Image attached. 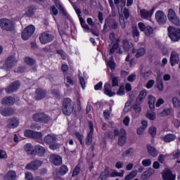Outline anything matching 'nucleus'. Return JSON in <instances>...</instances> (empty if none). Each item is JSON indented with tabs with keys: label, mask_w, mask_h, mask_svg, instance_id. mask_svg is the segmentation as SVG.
I'll list each match as a JSON object with an SVG mask.
<instances>
[{
	"label": "nucleus",
	"mask_w": 180,
	"mask_h": 180,
	"mask_svg": "<svg viewBox=\"0 0 180 180\" xmlns=\"http://www.w3.org/2000/svg\"><path fill=\"white\" fill-rule=\"evenodd\" d=\"M62 112L65 116H70L74 112V103L70 98H66L63 100Z\"/></svg>",
	"instance_id": "obj_1"
},
{
	"label": "nucleus",
	"mask_w": 180,
	"mask_h": 180,
	"mask_svg": "<svg viewBox=\"0 0 180 180\" xmlns=\"http://www.w3.org/2000/svg\"><path fill=\"white\" fill-rule=\"evenodd\" d=\"M0 27L6 32H13L15 30V21L8 18H1Z\"/></svg>",
	"instance_id": "obj_2"
},
{
	"label": "nucleus",
	"mask_w": 180,
	"mask_h": 180,
	"mask_svg": "<svg viewBox=\"0 0 180 180\" xmlns=\"http://www.w3.org/2000/svg\"><path fill=\"white\" fill-rule=\"evenodd\" d=\"M168 36L174 43L180 40V29H176L174 27L169 26L167 28Z\"/></svg>",
	"instance_id": "obj_3"
},
{
	"label": "nucleus",
	"mask_w": 180,
	"mask_h": 180,
	"mask_svg": "<svg viewBox=\"0 0 180 180\" xmlns=\"http://www.w3.org/2000/svg\"><path fill=\"white\" fill-rule=\"evenodd\" d=\"M115 136H119L118 138V146L123 147L126 144L127 140V134H126V130L124 129H121L120 131L115 129Z\"/></svg>",
	"instance_id": "obj_4"
},
{
	"label": "nucleus",
	"mask_w": 180,
	"mask_h": 180,
	"mask_svg": "<svg viewBox=\"0 0 180 180\" xmlns=\"http://www.w3.org/2000/svg\"><path fill=\"white\" fill-rule=\"evenodd\" d=\"M34 30H36L34 25H30L26 27L21 34L22 40H29L34 34Z\"/></svg>",
	"instance_id": "obj_5"
},
{
	"label": "nucleus",
	"mask_w": 180,
	"mask_h": 180,
	"mask_svg": "<svg viewBox=\"0 0 180 180\" xmlns=\"http://www.w3.org/2000/svg\"><path fill=\"white\" fill-rule=\"evenodd\" d=\"M39 39L41 44H47V43H51L54 40V35L49 32H43L39 35Z\"/></svg>",
	"instance_id": "obj_6"
},
{
	"label": "nucleus",
	"mask_w": 180,
	"mask_h": 180,
	"mask_svg": "<svg viewBox=\"0 0 180 180\" xmlns=\"http://www.w3.org/2000/svg\"><path fill=\"white\" fill-rule=\"evenodd\" d=\"M138 27L141 32H143L146 36H150L154 33V29L153 27L146 25L143 22H139Z\"/></svg>",
	"instance_id": "obj_7"
},
{
	"label": "nucleus",
	"mask_w": 180,
	"mask_h": 180,
	"mask_svg": "<svg viewBox=\"0 0 180 180\" xmlns=\"http://www.w3.org/2000/svg\"><path fill=\"white\" fill-rule=\"evenodd\" d=\"M17 63L18 60H16V58L14 56H10L6 59L4 68L7 71H9L13 65L17 64Z\"/></svg>",
	"instance_id": "obj_8"
},
{
	"label": "nucleus",
	"mask_w": 180,
	"mask_h": 180,
	"mask_svg": "<svg viewBox=\"0 0 180 180\" xmlns=\"http://www.w3.org/2000/svg\"><path fill=\"white\" fill-rule=\"evenodd\" d=\"M43 164V162L39 160H34L31 161L30 163H28L25 166V169H29L31 171H36L37 169H39L40 167H41V165Z\"/></svg>",
	"instance_id": "obj_9"
},
{
	"label": "nucleus",
	"mask_w": 180,
	"mask_h": 180,
	"mask_svg": "<svg viewBox=\"0 0 180 180\" xmlns=\"http://www.w3.org/2000/svg\"><path fill=\"white\" fill-rule=\"evenodd\" d=\"M32 119L34 122H41V123H49V122H50V117L43 113L34 114Z\"/></svg>",
	"instance_id": "obj_10"
},
{
	"label": "nucleus",
	"mask_w": 180,
	"mask_h": 180,
	"mask_svg": "<svg viewBox=\"0 0 180 180\" xmlns=\"http://www.w3.org/2000/svg\"><path fill=\"white\" fill-rule=\"evenodd\" d=\"M162 178L163 180H175L176 179V175L172 173L171 169H165L162 172Z\"/></svg>",
	"instance_id": "obj_11"
},
{
	"label": "nucleus",
	"mask_w": 180,
	"mask_h": 180,
	"mask_svg": "<svg viewBox=\"0 0 180 180\" xmlns=\"http://www.w3.org/2000/svg\"><path fill=\"white\" fill-rule=\"evenodd\" d=\"M155 19L159 25L167 23V15L162 11H158L155 13Z\"/></svg>",
	"instance_id": "obj_12"
},
{
	"label": "nucleus",
	"mask_w": 180,
	"mask_h": 180,
	"mask_svg": "<svg viewBox=\"0 0 180 180\" xmlns=\"http://www.w3.org/2000/svg\"><path fill=\"white\" fill-rule=\"evenodd\" d=\"M89 127L90 131L86 138V146H91V144H92V137L94 136V123H92L91 121H89Z\"/></svg>",
	"instance_id": "obj_13"
},
{
	"label": "nucleus",
	"mask_w": 180,
	"mask_h": 180,
	"mask_svg": "<svg viewBox=\"0 0 180 180\" xmlns=\"http://www.w3.org/2000/svg\"><path fill=\"white\" fill-rule=\"evenodd\" d=\"M19 86H20V82L19 81H15L11 83L6 89V94H13V92H16L17 90L19 89Z\"/></svg>",
	"instance_id": "obj_14"
},
{
	"label": "nucleus",
	"mask_w": 180,
	"mask_h": 180,
	"mask_svg": "<svg viewBox=\"0 0 180 180\" xmlns=\"http://www.w3.org/2000/svg\"><path fill=\"white\" fill-rule=\"evenodd\" d=\"M50 162L53 165H61L63 163V159L58 155L52 154L49 157Z\"/></svg>",
	"instance_id": "obj_15"
},
{
	"label": "nucleus",
	"mask_w": 180,
	"mask_h": 180,
	"mask_svg": "<svg viewBox=\"0 0 180 180\" xmlns=\"http://www.w3.org/2000/svg\"><path fill=\"white\" fill-rule=\"evenodd\" d=\"M170 64L172 67H174L176 64H178L180 61L179 53L176 51H172L170 55Z\"/></svg>",
	"instance_id": "obj_16"
},
{
	"label": "nucleus",
	"mask_w": 180,
	"mask_h": 180,
	"mask_svg": "<svg viewBox=\"0 0 180 180\" xmlns=\"http://www.w3.org/2000/svg\"><path fill=\"white\" fill-rule=\"evenodd\" d=\"M19 126V120L15 117H11L7 120L6 127L8 129H15Z\"/></svg>",
	"instance_id": "obj_17"
},
{
	"label": "nucleus",
	"mask_w": 180,
	"mask_h": 180,
	"mask_svg": "<svg viewBox=\"0 0 180 180\" xmlns=\"http://www.w3.org/2000/svg\"><path fill=\"white\" fill-rule=\"evenodd\" d=\"M57 140V135L54 134H48L44 139V141L46 144H53V143H56Z\"/></svg>",
	"instance_id": "obj_18"
},
{
	"label": "nucleus",
	"mask_w": 180,
	"mask_h": 180,
	"mask_svg": "<svg viewBox=\"0 0 180 180\" xmlns=\"http://www.w3.org/2000/svg\"><path fill=\"white\" fill-rule=\"evenodd\" d=\"M54 4L56 6V8L58 9L60 13L63 15V16H65L66 18H68V14L67 13V11H65V8L61 5V3L59 0H53Z\"/></svg>",
	"instance_id": "obj_19"
},
{
	"label": "nucleus",
	"mask_w": 180,
	"mask_h": 180,
	"mask_svg": "<svg viewBox=\"0 0 180 180\" xmlns=\"http://www.w3.org/2000/svg\"><path fill=\"white\" fill-rule=\"evenodd\" d=\"M35 99L37 101H40L44 98H46V95H47V92L43 90V89H37L35 91Z\"/></svg>",
	"instance_id": "obj_20"
},
{
	"label": "nucleus",
	"mask_w": 180,
	"mask_h": 180,
	"mask_svg": "<svg viewBox=\"0 0 180 180\" xmlns=\"http://www.w3.org/2000/svg\"><path fill=\"white\" fill-rule=\"evenodd\" d=\"M104 94L107 96H115L116 95L115 91H112V86L109 83H105L104 85Z\"/></svg>",
	"instance_id": "obj_21"
},
{
	"label": "nucleus",
	"mask_w": 180,
	"mask_h": 180,
	"mask_svg": "<svg viewBox=\"0 0 180 180\" xmlns=\"http://www.w3.org/2000/svg\"><path fill=\"white\" fill-rule=\"evenodd\" d=\"M46 153V148L44 147L40 146V145H37L34 147V156L38 155L39 157H43Z\"/></svg>",
	"instance_id": "obj_22"
},
{
	"label": "nucleus",
	"mask_w": 180,
	"mask_h": 180,
	"mask_svg": "<svg viewBox=\"0 0 180 180\" xmlns=\"http://www.w3.org/2000/svg\"><path fill=\"white\" fill-rule=\"evenodd\" d=\"M24 150L28 155L34 157V148L32 146V143H26L24 146Z\"/></svg>",
	"instance_id": "obj_23"
},
{
	"label": "nucleus",
	"mask_w": 180,
	"mask_h": 180,
	"mask_svg": "<svg viewBox=\"0 0 180 180\" xmlns=\"http://www.w3.org/2000/svg\"><path fill=\"white\" fill-rule=\"evenodd\" d=\"M16 102V99L13 96H6L1 100L2 105H13Z\"/></svg>",
	"instance_id": "obj_24"
},
{
	"label": "nucleus",
	"mask_w": 180,
	"mask_h": 180,
	"mask_svg": "<svg viewBox=\"0 0 180 180\" xmlns=\"http://www.w3.org/2000/svg\"><path fill=\"white\" fill-rule=\"evenodd\" d=\"M0 113L2 116H12L15 113V110L11 108H1L0 109Z\"/></svg>",
	"instance_id": "obj_25"
},
{
	"label": "nucleus",
	"mask_w": 180,
	"mask_h": 180,
	"mask_svg": "<svg viewBox=\"0 0 180 180\" xmlns=\"http://www.w3.org/2000/svg\"><path fill=\"white\" fill-rule=\"evenodd\" d=\"M153 174H154V170L150 168L141 174V179L147 180L150 176H151V175H153Z\"/></svg>",
	"instance_id": "obj_26"
},
{
	"label": "nucleus",
	"mask_w": 180,
	"mask_h": 180,
	"mask_svg": "<svg viewBox=\"0 0 180 180\" xmlns=\"http://www.w3.org/2000/svg\"><path fill=\"white\" fill-rule=\"evenodd\" d=\"M146 147L150 155H152V157H157V155H158V151H157L155 148L153 147L151 145H147Z\"/></svg>",
	"instance_id": "obj_27"
},
{
	"label": "nucleus",
	"mask_w": 180,
	"mask_h": 180,
	"mask_svg": "<svg viewBox=\"0 0 180 180\" xmlns=\"http://www.w3.org/2000/svg\"><path fill=\"white\" fill-rule=\"evenodd\" d=\"M146 96H147V91H146V90L141 91L138 97L136 98V102L143 103Z\"/></svg>",
	"instance_id": "obj_28"
},
{
	"label": "nucleus",
	"mask_w": 180,
	"mask_h": 180,
	"mask_svg": "<svg viewBox=\"0 0 180 180\" xmlns=\"http://www.w3.org/2000/svg\"><path fill=\"white\" fill-rule=\"evenodd\" d=\"M122 43L124 51H129L131 49H133V44L129 42L127 39H124Z\"/></svg>",
	"instance_id": "obj_29"
},
{
	"label": "nucleus",
	"mask_w": 180,
	"mask_h": 180,
	"mask_svg": "<svg viewBox=\"0 0 180 180\" xmlns=\"http://www.w3.org/2000/svg\"><path fill=\"white\" fill-rule=\"evenodd\" d=\"M132 53L134 54L136 53L135 56L136 58H139V57H141L144 56V54H146V49H144L143 48H140L137 51H136V49H134L132 50Z\"/></svg>",
	"instance_id": "obj_30"
},
{
	"label": "nucleus",
	"mask_w": 180,
	"mask_h": 180,
	"mask_svg": "<svg viewBox=\"0 0 180 180\" xmlns=\"http://www.w3.org/2000/svg\"><path fill=\"white\" fill-rule=\"evenodd\" d=\"M176 139V136L174 135L173 134H168L165 136L164 137V141L165 143H171V141H174Z\"/></svg>",
	"instance_id": "obj_31"
},
{
	"label": "nucleus",
	"mask_w": 180,
	"mask_h": 180,
	"mask_svg": "<svg viewBox=\"0 0 180 180\" xmlns=\"http://www.w3.org/2000/svg\"><path fill=\"white\" fill-rule=\"evenodd\" d=\"M141 16V18H143L144 19L147 18H151L153 15V13L151 11H148L147 10H141L140 11Z\"/></svg>",
	"instance_id": "obj_32"
},
{
	"label": "nucleus",
	"mask_w": 180,
	"mask_h": 180,
	"mask_svg": "<svg viewBox=\"0 0 180 180\" xmlns=\"http://www.w3.org/2000/svg\"><path fill=\"white\" fill-rule=\"evenodd\" d=\"M156 82V86L158 91H164V83L162 82V79L161 77L158 78Z\"/></svg>",
	"instance_id": "obj_33"
},
{
	"label": "nucleus",
	"mask_w": 180,
	"mask_h": 180,
	"mask_svg": "<svg viewBox=\"0 0 180 180\" xmlns=\"http://www.w3.org/2000/svg\"><path fill=\"white\" fill-rule=\"evenodd\" d=\"M141 102H137L132 105V109L136 112V113L141 112Z\"/></svg>",
	"instance_id": "obj_34"
},
{
	"label": "nucleus",
	"mask_w": 180,
	"mask_h": 180,
	"mask_svg": "<svg viewBox=\"0 0 180 180\" xmlns=\"http://www.w3.org/2000/svg\"><path fill=\"white\" fill-rule=\"evenodd\" d=\"M110 79L112 81V86H119V77L110 76Z\"/></svg>",
	"instance_id": "obj_35"
},
{
	"label": "nucleus",
	"mask_w": 180,
	"mask_h": 180,
	"mask_svg": "<svg viewBox=\"0 0 180 180\" xmlns=\"http://www.w3.org/2000/svg\"><path fill=\"white\" fill-rule=\"evenodd\" d=\"M167 18L169 20H172V19L176 18V13H175V11H174V9L172 8L169 9Z\"/></svg>",
	"instance_id": "obj_36"
},
{
	"label": "nucleus",
	"mask_w": 180,
	"mask_h": 180,
	"mask_svg": "<svg viewBox=\"0 0 180 180\" xmlns=\"http://www.w3.org/2000/svg\"><path fill=\"white\" fill-rule=\"evenodd\" d=\"M136 176H137V171H132L125 176L124 180L133 179V178H136Z\"/></svg>",
	"instance_id": "obj_37"
},
{
	"label": "nucleus",
	"mask_w": 180,
	"mask_h": 180,
	"mask_svg": "<svg viewBox=\"0 0 180 180\" xmlns=\"http://www.w3.org/2000/svg\"><path fill=\"white\" fill-rule=\"evenodd\" d=\"M108 175H109V171L105 169L103 172L101 173L98 180L107 179Z\"/></svg>",
	"instance_id": "obj_38"
},
{
	"label": "nucleus",
	"mask_w": 180,
	"mask_h": 180,
	"mask_svg": "<svg viewBox=\"0 0 180 180\" xmlns=\"http://www.w3.org/2000/svg\"><path fill=\"white\" fill-rule=\"evenodd\" d=\"M124 175V170H122L121 173L114 171L110 174V176L111 178H115V176H120V178H122L123 177Z\"/></svg>",
	"instance_id": "obj_39"
},
{
	"label": "nucleus",
	"mask_w": 180,
	"mask_h": 180,
	"mask_svg": "<svg viewBox=\"0 0 180 180\" xmlns=\"http://www.w3.org/2000/svg\"><path fill=\"white\" fill-rule=\"evenodd\" d=\"M60 175H65L68 172V167L65 165H62L59 169Z\"/></svg>",
	"instance_id": "obj_40"
},
{
	"label": "nucleus",
	"mask_w": 180,
	"mask_h": 180,
	"mask_svg": "<svg viewBox=\"0 0 180 180\" xmlns=\"http://www.w3.org/2000/svg\"><path fill=\"white\" fill-rule=\"evenodd\" d=\"M132 35L133 37H139L140 36V32H139V27H137V26L132 27Z\"/></svg>",
	"instance_id": "obj_41"
},
{
	"label": "nucleus",
	"mask_w": 180,
	"mask_h": 180,
	"mask_svg": "<svg viewBox=\"0 0 180 180\" xmlns=\"http://www.w3.org/2000/svg\"><path fill=\"white\" fill-rule=\"evenodd\" d=\"M25 63L27 64L28 65H34L36 63V60L30 58V57H27L25 58Z\"/></svg>",
	"instance_id": "obj_42"
},
{
	"label": "nucleus",
	"mask_w": 180,
	"mask_h": 180,
	"mask_svg": "<svg viewBox=\"0 0 180 180\" xmlns=\"http://www.w3.org/2000/svg\"><path fill=\"white\" fill-rule=\"evenodd\" d=\"M43 137V134L41 132L33 131L32 139H40Z\"/></svg>",
	"instance_id": "obj_43"
},
{
	"label": "nucleus",
	"mask_w": 180,
	"mask_h": 180,
	"mask_svg": "<svg viewBox=\"0 0 180 180\" xmlns=\"http://www.w3.org/2000/svg\"><path fill=\"white\" fill-rule=\"evenodd\" d=\"M7 178L10 180H14L16 179V173L14 171L8 172L7 174Z\"/></svg>",
	"instance_id": "obj_44"
},
{
	"label": "nucleus",
	"mask_w": 180,
	"mask_h": 180,
	"mask_svg": "<svg viewBox=\"0 0 180 180\" xmlns=\"http://www.w3.org/2000/svg\"><path fill=\"white\" fill-rule=\"evenodd\" d=\"M172 103L174 108H180V101L178 98L174 97L172 98Z\"/></svg>",
	"instance_id": "obj_45"
},
{
	"label": "nucleus",
	"mask_w": 180,
	"mask_h": 180,
	"mask_svg": "<svg viewBox=\"0 0 180 180\" xmlns=\"http://www.w3.org/2000/svg\"><path fill=\"white\" fill-rule=\"evenodd\" d=\"M50 12L51 15H53V16H57V15H58V10H57L56 6H51Z\"/></svg>",
	"instance_id": "obj_46"
},
{
	"label": "nucleus",
	"mask_w": 180,
	"mask_h": 180,
	"mask_svg": "<svg viewBox=\"0 0 180 180\" xmlns=\"http://www.w3.org/2000/svg\"><path fill=\"white\" fill-rule=\"evenodd\" d=\"M120 19V23L121 25V27H122V29H124V27H126V22H124V16H123V15H120L119 17Z\"/></svg>",
	"instance_id": "obj_47"
},
{
	"label": "nucleus",
	"mask_w": 180,
	"mask_h": 180,
	"mask_svg": "<svg viewBox=\"0 0 180 180\" xmlns=\"http://www.w3.org/2000/svg\"><path fill=\"white\" fill-rule=\"evenodd\" d=\"M136 78H137V75H136V73H134L128 76L127 81L129 82H134V81H136Z\"/></svg>",
	"instance_id": "obj_48"
},
{
	"label": "nucleus",
	"mask_w": 180,
	"mask_h": 180,
	"mask_svg": "<svg viewBox=\"0 0 180 180\" xmlns=\"http://www.w3.org/2000/svg\"><path fill=\"white\" fill-rule=\"evenodd\" d=\"M172 112V109L171 108H168V109H165L161 113H160V116L163 117L165 116V115H167V116L171 115V112Z\"/></svg>",
	"instance_id": "obj_49"
},
{
	"label": "nucleus",
	"mask_w": 180,
	"mask_h": 180,
	"mask_svg": "<svg viewBox=\"0 0 180 180\" xmlns=\"http://www.w3.org/2000/svg\"><path fill=\"white\" fill-rule=\"evenodd\" d=\"M143 167H150L151 165V159H144L141 162Z\"/></svg>",
	"instance_id": "obj_50"
},
{
	"label": "nucleus",
	"mask_w": 180,
	"mask_h": 180,
	"mask_svg": "<svg viewBox=\"0 0 180 180\" xmlns=\"http://www.w3.org/2000/svg\"><path fill=\"white\" fill-rule=\"evenodd\" d=\"M170 21L172 22V23H174L175 26H180V20L178 16L174 17V18L170 20Z\"/></svg>",
	"instance_id": "obj_51"
},
{
	"label": "nucleus",
	"mask_w": 180,
	"mask_h": 180,
	"mask_svg": "<svg viewBox=\"0 0 180 180\" xmlns=\"http://www.w3.org/2000/svg\"><path fill=\"white\" fill-rule=\"evenodd\" d=\"M119 49V44H114L112 48L110 49V54H114L115 51Z\"/></svg>",
	"instance_id": "obj_52"
},
{
	"label": "nucleus",
	"mask_w": 180,
	"mask_h": 180,
	"mask_svg": "<svg viewBox=\"0 0 180 180\" xmlns=\"http://www.w3.org/2000/svg\"><path fill=\"white\" fill-rule=\"evenodd\" d=\"M149 133L152 137H155V134H157V128L154 127H151L149 129Z\"/></svg>",
	"instance_id": "obj_53"
},
{
	"label": "nucleus",
	"mask_w": 180,
	"mask_h": 180,
	"mask_svg": "<svg viewBox=\"0 0 180 180\" xmlns=\"http://www.w3.org/2000/svg\"><path fill=\"white\" fill-rule=\"evenodd\" d=\"M33 131L30 129H27L24 131V136H25V137H30L32 139V137L33 136Z\"/></svg>",
	"instance_id": "obj_54"
},
{
	"label": "nucleus",
	"mask_w": 180,
	"mask_h": 180,
	"mask_svg": "<svg viewBox=\"0 0 180 180\" xmlns=\"http://www.w3.org/2000/svg\"><path fill=\"white\" fill-rule=\"evenodd\" d=\"M56 53L61 56L63 60H65L67 58V56L65 55V52L63 51V49H59L56 51Z\"/></svg>",
	"instance_id": "obj_55"
},
{
	"label": "nucleus",
	"mask_w": 180,
	"mask_h": 180,
	"mask_svg": "<svg viewBox=\"0 0 180 180\" xmlns=\"http://www.w3.org/2000/svg\"><path fill=\"white\" fill-rule=\"evenodd\" d=\"M146 117L149 119V120H155V113L148 112L146 115Z\"/></svg>",
	"instance_id": "obj_56"
},
{
	"label": "nucleus",
	"mask_w": 180,
	"mask_h": 180,
	"mask_svg": "<svg viewBox=\"0 0 180 180\" xmlns=\"http://www.w3.org/2000/svg\"><path fill=\"white\" fill-rule=\"evenodd\" d=\"M105 136L106 137H108V139H111V140H113V139H115V137L117 136H115V130L114 131H109L105 133Z\"/></svg>",
	"instance_id": "obj_57"
},
{
	"label": "nucleus",
	"mask_w": 180,
	"mask_h": 180,
	"mask_svg": "<svg viewBox=\"0 0 180 180\" xmlns=\"http://www.w3.org/2000/svg\"><path fill=\"white\" fill-rule=\"evenodd\" d=\"M49 148H51V150H57V148H60V144L54 142L50 144Z\"/></svg>",
	"instance_id": "obj_58"
},
{
	"label": "nucleus",
	"mask_w": 180,
	"mask_h": 180,
	"mask_svg": "<svg viewBox=\"0 0 180 180\" xmlns=\"http://www.w3.org/2000/svg\"><path fill=\"white\" fill-rule=\"evenodd\" d=\"M133 148H129L122 153V157H126V155L133 153Z\"/></svg>",
	"instance_id": "obj_59"
},
{
	"label": "nucleus",
	"mask_w": 180,
	"mask_h": 180,
	"mask_svg": "<svg viewBox=\"0 0 180 180\" xmlns=\"http://www.w3.org/2000/svg\"><path fill=\"white\" fill-rule=\"evenodd\" d=\"M154 84H155V82L154 80L153 79L149 80L146 84V88L148 89L153 88V86H154Z\"/></svg>",
	"instance_id": "obj_60"
},
{
	"label": "nucleus",
	"mask_w": 180,
	"mask_h": 180,
	"mask_svg": "<svg viewBox=\"0 0 180 180\" xmlns=\"http://www.w3.org/2000/svg\"><path fill=\"white\" fill-rule=\"evenodd\" d=\"M123 13L125 19H129V18H130V12L129 11V9L124 8Z\"/></svg>",
	"instance_id": "obj_61"
},
{
	"label": "nucleus",
	"mask_w": 180,
	"mask_h": 180,
	"mask_svg": "<svg viewBox=\"0 0 180 180\" xmlns=\"http://www.w3.org/2000/svg\"><path fill=\"white\" fill-rule=\"evenodd\" d=\"M52 95L57 99H59L60 98V91L58 90L53 89L51 91Z\"/></svg>",
	"instance_id": "obj_62"
},
{
	"label": "nucleus",
	"mask_w": 180,
	"mask_h": 180,
	"mask_svg": "<svg viewBox=\"0 0 180 180\" xmlns=\"http://www.w3.org/2000/svg\"><path fill=\"white\" fill-rule=\"evenodd\" d=\"M172 157H174V158H179L180 157V150H176V151H174L172 153Z\"/></svg>",
	"instance_id": "obj_63"
},
{
	"label": "nucleus",
	"mask_w": 180,
	"mask_h": 180,
	"mask_svg": "<svg viewBox=\"0 0 180 180\" xmlns=\"http://www.w3.org/2000/svg\"><path fill=\"white\" fill-rule=\"evenodd\" d=\"M25 179L26 180H33V175L30 172L25 173Z\"/></svg>",
	"instance_id": "obj_64"
}]
</instances>
